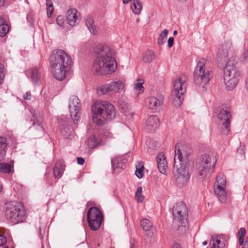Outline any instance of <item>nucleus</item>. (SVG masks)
Listing matches in <instances>:
<instances>
[{
  "label": "nucleus",
  "instance_id": "nucleus-1",
  "mask_svg": "<svg viewBox=\"0 0 248 248\" xmlns=\"http://www.w3.org/2000/svg\"><path fill=\"white\" fill-rule=\"evenodd\" d=\"M97 50L98 56L93 63V70L98 75H103L114 72L117 64L112 50L107 46H99Z\"/></svg>",
  "mask_w": 248,
  "mask_h": 248
},
{
  "label": "nucleus",
  "instance_id": "nucleus-2",
  "mask_svg": "<svg viewBox=\"0 0 248 248\" xmlns=\"http://www.w3.org/2000/svg\"><path fill=\"white\" fill-rule=\"evenodd\" d=\"M49 62L54 77L60 81L65 79L72 64L71 56L63 50H54L50 56Z\"/></svg>",
  "mask_w": 248,
  "mask_h": 248
},
{
  "label": "nucleus",
  "instance_id": "nucleus-3",
  "mask_svg": "<svg viewBox=\"0 0 248 248\" xmlns=\"http://www.w3.org/2000/svg\"><path fill=\"white\" fill-rule=\"evenodd\" d=\"M93 121L98 125H102L105 121L111 120L116 115L114 106L110 103L102 101L94 103L92 107Z\"/></svg>",
  "mask_w": 248,
  "mask_h": 248
},
{
  "label": "nucleus",
  "instance_id": "nucleus-4",
  "mask_svg": "<svg viewBox=\"0 0 248 248\" xmlns=\"http://www.w3.org/2000/svg\"><path fill=\"white\" fill-rule=\"evenodd\" d=\"M242 78V74L236 65L230 61L228 62L224 71V80L227 90L232 91Z\"/></svg>",
  "mask_w": 248,
  "mask_h": 248
},
{
  "label": "nucleus",
  "instance_id": "nucleus-5",
  "mask_svg": "<svg viewBox=\"0 0 248 248\" xmlns=\"http://www.w3.org/2000/svg\"><path fill=\"white\" fill-rule=\"evenodd\" d=\"M188 78L186 75H181L173 82V88L170 95L171 103L178 108L181 106L186 92Z\"/></svg>",
  "mask_w": 248,
  "mask_h": 248
},
{
  "label": "nucleus",
  "instance_id": "nucleus-6",
  "mask_svg": "<svg viewBox=\"0 0 248 248\" xmlns=\"http://www.w3.org/2000/svg\"><path fill=\"white\" fill-rule=\"evenodd\" d=\"M5 216L10 221L17 224L23 222L26 219V212L20 202L11 201L5 204Z\"/></svg>",
  "mask_w": 248,
  "mask_h": 248
},
{
  "label": "nucleus",
  "instance_id": "nucleus-7",
  "mask_svg": "<svg viewBox=\"0 0 248 248\" xmlns=\"http://www.w3.org/2000/svg\"><path fill=\"white\" fill-rule=\"evenodd\" d=\"M173 225L178 230L186 231L188 228V210L183 202L175 204L172 209Z\"/></svg>",
  "mask_w": 248,
  "mask_h": 248
},
{
  "label": "nucleus",
  "instance_id": "nucleus-8",
  "mask_svg": "<svg viewBox=\"0 0 248 248\" xmlns=\"http://www.w3.org/2000/svg\"><path fill=\"white\" fill-rule=\"evenodd\" d=\"M214 117L217 123L220 125V131L222 134L228 135L230 132L232 115L230 109L225 106L217 108Z\"/></svg>",
  "mask_w": 248,
  "mask_h": 248
},
{
  "label": "nucleus",
  "instance_id": "nucleus-9",
  "mask_svg": "<svg viewBox=\"0 0 248 248\" xmlns=\"http://www.w3.org/2000/svg\"><path fill=\"white\" fill-rule=\"evenodd\" d=\"M213 77L211 69L206 65L203 61H199L193 73V80L195 83L203 87L207 85Z\"/></svg>",
  "mask_w": 248,
  "mask_h": 248
},
{
  "label": "nucleus",
  "instance_id": "nucleus-10",
  "mask_svg": "<svg viewBox=\"0 0 248 248\" xmlns=\"http://www.w3.org/2000/svg\"><path fill=\"white\" fill-rule=\"evenodd\" d=\"M217 162L216 157L214 155H203L200 158L198 167L199 178L202 181L206 176L209 170L213 168Z\"/></svg>",
  "mask_w": 248,
  "mask_h": 248
},
{
  "label": "nucleus",
  "instance_id": "nucleus-11",
  "mask_svg": "<svg viewBox=\"0 0 248 248\" xmlns=\"http://www.w3.org/2000/svg\"><path fill=\"white\" fill-rule=\"evenodd\" d=\"M175 148L174 166L178 168V165L181 167L187 159L188 155L191 154V149L183 143L176 144Z\"/></svg>",
  "mask_w": 248,
  "mask_h": 248
},
{
  "label": "nucleus",
  "instance_id": "nucleus-12",
  "mask_svg": "<svg viewBox=\"0 0 248 248\" xmlns=\"http://www.w3.org/2000/svg\"><path fill=\"white\" fill-rule=\"evenodd\" d=\"M103 219V215L98 208L92 207L89 208L87 212V220L92 230H98L100 227Z\"/></svg>",
  "mask_w": 248,
  "mask_h": 248
},
{
  "label": "nucleus",
  "instance_id": "nucleus-13",
  "mask_svg": "<svg viewBox=\"0 0 248 248\" xmlns=\"http://www.w3.org/2000/svg\"><path fill=\"white\" fill-rule=\"evenodd\" d=\"M124 84L119 79H115L112 82L103 85L99 89V92L102 94H110L122 91Z\"/></svg>",
  "mask_w": 248,
  "mask_h": 248
},
{
  "label": "nucleus",
  "instance_id": "nucleus-14",
  "mask_svg": "<svg viewBox=\"0 0 248 248\" xmlns=\"http://www.w3.org/2000/svg\"><path fill=\"white\" fill-rule=\"evenodd\" d=\"M68 107L70 116L74 123L76 124L79 120L81 114V103L79 98L76 96H72L69 99Z\"/></svg>",
  "mask_w": 248,
  "mask_h": 248
},
{
  "label": "nucleus",
  "instance_id": "nucleus-15",
  "mask_svg": "<svg viewBox=\"0 0 248 248\" xmlns=\"http://www.w3.org/2000/svg\"><path fill=\"white\" fill-rule=\"evenodd\" d=\"M233 47L230 41H225L219 48L216 56V60L218 64H224L228 57V54L232 52Z\"/></svg>",
  "mask_w": 248,
  "mask_h": 248
},
{
  "label": "nucleus",
  "instance_id": "nucleus-16",
  "mask_svg": "<svg viewBox=\"0 0 248 248\" xmlns=\"http://www.w3.org/2000/svg\"><path fill=\"white\" fill-rule=\"evenodd\" d=\"M163 102V96L161 94H156L155 96L148 97L146 100L145 105L149 109L155 112L160 108Z\"/></svg>",
  "mask_w": 248,
  "mask_h": 248
},
{
  "label": "nucleus",
  "instance_id": "nucleus-17",
  "mask_svg": "<svg viewBox=\"0 0 248 248\" xmlns=\"http://www.w3.org/2000/svg\"><path fill=\"white\" fill-rule=\"evenodd\" d=\"M126 159L119 156L112 158L111 163L113 172L117 173L120 172V169L124 170V167L126 163Z\"/></svg>",
  "mask_w": 248,
  "mask_h": 248
},
{
  "label": "nucleus",
  "instance_id": "nucleus-18",
  "mask_svg": "<svg viewBox=\"0 0 248 248\" xmlns=\"http://www.w3.org/2000/svg\"><path fill=\"white\" fill-rule=\"evenodd\" d=\"M158 125V118L155 115H151L146 121L145 129L148 132H152L155 131Z\"/></svg>",
  "mask_w": 248,
  "mask_h": 248
},
{
  "label": "nucleus",
  "instance_id": "nucleus-19",
  "mask_svg": "<svg viewBox=\"0 0 248 248\" xmlns=\"http://www.w3.org/2000/svg\"><path fill=\"white\" fill-rule=\"evenodd\" d=\"M66 19L70 26H75L76 24L79 21L77 10L75 9L69 10L66 13Z\"/></svg>",
  "mask_w": 248,
  "mask_h": 248
},
{
  "label": "nucleus",
  "instance_id": "nucleus-20",
  "mask_svg": "<svg viewBox=\"0 0 248 248\" xmlns=\"http://www.w3.org/2000/svg\"><path fill=\"white\" fill-rule=\"evenodd\" d=\"M157 163L159 171L162 174H165L167 168V163L164 155L160 153L157 156Z\"/></svg>",
  "mask_w": 248,
  "mask_h": 248
},
{
  "label": "nucleus",
  "instance_id": "nucleus-21",
  "mask_svg": "<svg viewBox=\"0 0 248 248\" xmlns=\"http://www.w3.org/2000/svg\"><path fill=\"white\" fill-rule=\"evenodd\" d=\"M225 187V186H214V192L218 200L222 203H225L227 201Z\"/></svg>",
  "mask_w": 248,
  "mask_h": 248
},
{
  "label": "nucleus",
  "instance_id": "nucleus-22",
  "mask_svg": "<svg viewBox=\"0 0 248 248\" xmlns=\"http://www.w3.org/2000/svg\"><path fill=\"white\" fill-rule=\"evenodd\" d=\"M64 170V166L62 161H57L53 169L54 176L56 179H59L62 175Z\"/></svg>",
  "mask_w": 248,
  "mask_h": 248
},
{
  "label": "nucleus",
  "instance_id": "nucleus-23",
  "mask_svg": "<svg viewBox=\"0 0 248 248\" xmlns=\"http://www.w3.org/2000/svg\"><path fill=\"white\" fill-rule=\"evenodd\" d=\"M102 144V141L97 139L94 135L90 136L87 140V145L90 149H93Z\"/></svg>",
  "mask_w": 248,
  "mask_h": 248
},
{
  "label": "nucleus",
  "instance_id": "nucleus-24",
  "mask_svg": "<svg viewBox=\"0 0 248 248\" xmlns=\"http://www.w3.org/2000/svg\"><path fill=\"white\" fill-rule=\"evenodd\" d=\"M73 131V129L67 124L61 125L60 128V132L62 134L68 139L72 138Z\"/></svg>",
  "mask_w": 248,
  "mask_h": 248
},
{
  "label": "nucleus",
  "instance_id": "nucleus-25",
  "mask_svg": "<svg viewBox=\"0 0 248 248\" xmlns=\"http://www.w3.org/2000/svg\"><path fill=\"white\" fill-rule=\"evenodd\" d=\"M210 243L212 245L211 248H223L225 245L217 235H213L211 237Z\"/></svg>",
  "mask_w": 248,
  "mask_h": 248
},
{
  "label": "nucleus",
  "instance_id": "nucleus-26",
  "mask_svg": "<svg viewBox=\"0 0 248 248\" xmlns=\"http://www.w3.org/2000/svg\"><path fill=\"white\" fill-rule=\"evenodd\" d=\"M9 31V27L5 19L0 16V36L4 37Z\"/></svg>",
  "mask_w": 248,
  "mask_h": 248
},
{
  "label": "nucleus",
  "instance_id": "nucleus-27",
  "mask_svg": "<svg viewBox=\"0 0 248 248\" xmlns=\"http://www.w3.org/2000/svg\"><path fill=\"white\" fill-rule=\"evenodd\" d=\"M154 52L152 50H147L143 53L142 59L144 62L150 63L155 59Z\"/></svg>",
  "mask_w": 248,
  "mask_h": 248
},
{
  "label": "nucleus",
  "instance_id": "nucleus-28",
  "mask_svg": "<svg viewBox=\"0 0 248 248\" xmlns=\"http://www.w3.org/2000/svg\"><path fill=\"white\" fill-rule=\"evenodd\" d=\"M31 78L33 83H37L41 78L39 69L35 67L31 69Z\"/></svg>",
  "mask_w": 248,
  "mask_h": 248
},
{
  "label": "nucleus",
  "instance_id": "nucleus-29",
  "mask_svg": "<svg viewBox=\"0 0 248 248\" xmlns=\"http://www.w3.org/2000/svg\"><path fill=\"white\" fill-rule=\"evenodd\" d=\"M85 24L91 33L94 34L96 33V27L94 25L93 20L91 17H88L85 19Z\"/></svg>",
  "mask_w": 248,
  "mask_h": 248
},
{
  "label": "nucleus",
  "instance_id": "nucleus-30",
  "mask_svg": "<svg viewBox=\"0 0 248 248\" xmlns=\"http://www.w3.org/2000/svg\"><path fill=\"white\" fill-rule=\"evenodd\" d=\"M189 177L190 175L189 173L186 171H184L183 173H182V172H181L176 179V181L178 183H182V185L184 186L186 184Z\"/></svg>",
  "mask_w": 248,
  "mask_h": 248
},
{
  "label": "nucleus",
  "instance_id": "nucleus-31",
  "mask_svg": "<svg viewBox=\"0 0 248 248\" xmlns=\"http://www.w3.org/2000/svg\"><path fill=\"white\" fill-rule=\"evenodd\" d=\"M226 180L223 174L219 173L216 178L214 186H226Z\"/></svg>",
  "mask_w": 248,
  "mask_h": 248
},
{
  "label": "nucleus",
  "instance_id": "nucleus-32",
  "mask_svg": "<svg viewBox=\"0 0 248 248\" xmlns=\"http://www.w3.org/2000/svg\"><path fill=\"white\" fill-rule=\"evenodd\" d=\"M140 226L143 230L146 232H149L151 230L153 226V224L149 220L146 218H143L140 220Z\"/></svg>",
  "mask_w": 248,
  "mask_h": 248
},
{
  "label": "nucleus",
  "instance_id": "nucleus-33",
  "mask_svg": "<svg viewBox=\"0 0 248 248\" xmlns=\"http://www.w3.org/2000/svg\"><path fill=\"white\" fill-rule=\"evenodd\" d=\"M131 9L133 13L136 15L140 14L142 9V3L141 2L133 1L131 4Z\"/></svg>",
  "mask_w": 248,
  "mask_h": 248
},
{
  "label": "nucleus",
  "instance_id": "nucleus-34",
  "mask_svg": "<svg viewBox=\"0 0 248 248\" xmlns=\"http://www.w3.org/2000/svg\"><path fill=\"white\" fill-rule=\"evenodd\" d=\"M169 31L167 29H164L159 34L157 39V44L161 46L166 42V38L167 37Z\"/></svg>",
  "mask_w": 248,
  "mask_h": 248
},
{
  "label": "nucleus",
  "instance_id": "nucleus-35",
  "mask_svg": "<svg viewBox=\"0 0 248 248\" xmlns=\"http://www.w3.org/2000/svg\"><path fill=\"white\" fill-rule=\"evenodd\" d=\"M135 174L139 178H141L143 176L144 166L142 162H138L136 166Z\"/></svg>",
  "mask_w": 248,
  "mask_h": 248
},
{
  "label": "nucleus",
  "instance_id": "nucleus-36",
  "mask_svg": "<svg viewBox=\"0 0 248 248\" xmlns=\"http://www.w3.org/2000/svg\"><path fill=\"white\" fill-rule=\"evenodd\" d=\"M12 166L8 163H0V172L9 173L11 171Z\"/></svg>",
  "mask_w": 248,
  "mask_h": 248
},
{
  "label": "nucleus",
  "instance_id": "nucleus-37",
  "mask_svg": "<svg viewBox=\"0 0 248 248\" xmlns=\"http://www.w3.org/2000/svg\"><path fill=\"white\" fill-rule=\"evenodd\" d=\"M142 189L141 186H139L136 190L135 193V197L137 198L138 202H142L144 199V197L142 193Z\"/></svg>",
  "mask_w": 248,
  "mask_h": 248
},
{
  "label": "nucleus",
  "instance_id": "nucleus-38",
  "mask_svg": "<svg viewBox=\"0 0 248 248\" xmlns=\"http://www.w3.org/2000/svg\"><path fill=\"white\" fill-rule=\"evenodd\" d=\"M146 144L149 146V147L152 149H156L160 147V143L154 140L149 139L146 141Z\"/></svg>",
  "mask_w": 248,
  "mask_h": 248
},
{
  "label": "nucleus",
  "instance_id": "nucleus-39",
  "mask_svg": "<svg viewBox=\"0 0 248 248\" xmlns=\"http://www.w3.org/2000/svg\"><path fill=\"white\" fill-rule=\"evenodd\" d=\"M143 82H137L134 84V90L137 93L140 94L143 92Z\"/></svg>",
  "mask_w": 248,
  "mask_h": 248
},
{
  "label": "nucleus",
  "instance_id": "nucleus-40",
  "mask_svg": "<svg viewBox=\"0 0 248 248\" xmlns=\"http://www.w3.org/2000/svg\"><path fill=\"white\" fill-rule=\"evenodd\" d=\"M240 60L243 64H248V50H246L243 52L242 54Z\"/></svg>",
  "mask_w": 248,
  "mask_h": 248
},
{
  "label": "nucleus",
  "instance_id": "nucleus-41",
  "mask_svg": "<svg viewBox=\"0 0 248 248\" xmlns=\"http://www.w3.org/2000/svg\"><path fill=\"white\" fill-rule=\"evenodd\" d=\"M5 68L4 65L0 63V85L2 83L5 77Z\"/></svg>",
  "mask_w": 248,
  "mask_h": 248
},
{
  "label": "nucleus",
  "instance_id": "nucleus-42",
  "mask_svg": "<svg viewBox=\"0 0 248 248\" xmlns=\"http://www.w3.org/2000/svg\"><path fill=\"white\" fill-rule=\"evenodd\" d=\"M46 6H47V15H51L52 12L53 11V4L52 2L50 0H47V3H46Z\"/></svg>",
  "mask_w": 248,
  "mask_h": 248
},
{
  "label": "nucleus",
  "instance_id": "nucleus-43",
  "mask_svg": "<svg viewBox=\"0 0 248 248\" xmlns=\"http://www.w3.org/2000/svg\"><path fill=\"white\" fill-rule=\"evenodd\" d=\"M7 146V143L6 142V139L0 137V149L1 150H5Z\"/></svg>",
  "mask_w": 248,
  "mask_h": 248
},
{
  "label": "nucleus",
  "instance_id": "nucleus-44",
  "mask_svg": "<svg viewBox=\"0 0 248 248\" xmlns=\"http://www.w3.org/2000/svg\"><path fill=\"white\" fill-rule=\"evenodd\" d=\"M246 229L243 227L241 228L238 232V234L239 235V237L244 238V237L246 235Z\"/></svg>",
  "mask_w": 248,
  "mask_h": 248
},
{
  "label": "nucleus",
  "instance_id": "nucleus-45",
  "mask_svg": "<svg viewBox=\"0 0 248 248\" xmlns=\"http://www.w3.org/2000/svg\"><path fill=\"white\" fill-rule=\"evenodd\" d=\"M56 22L60 27H62L64 24V20L63 17L61 16H58L56 19Z\"/></svg>",
  "mask_w": 248,
  "mask_h": 248
},
{
  "label": "nucleus",
  "instance_id": "nucleus-46",
  "mask_svg": "<svg viewBox=\"0 0 248 248\" xmlns=\"http://www.w3.org/2000/svg\"><path fill=\"white\" fill-rule=\"evenodd\" d=\"M7 242V239L5 236L0 234V246H3Z\"/></svg>",
  "mask_w": 248,
  "mask_h": 248
},
{
  "label": "nucleus",
  "instance_id": "nucleus-47",
  "mask_svg": "<svg viewBox=\"0 0 248 248\" xmlns=\"http://www.w3.org/2000/svg\"><path fill=\"white\" fill-rule=\"evenodd\" d=\"M174 43V38L172 37H170L168 41V46L169 48L173 46Z\"/></svg>",
  "mask_w": 248,
  "mask_h": 248
},
{
  "label": "nucleus",
  "instance_id": "nucleus-48",
  "mask_svg": "<svg viewBox=\"0 0 248 248\" xmlns=\"http://www.w3.org/2000/svg\"><path fill=\"white\" fill-rule=\"evenodd\" d=\"M31 93L29 92H26L23 96L24 99L30 100L31 99Z\"/></svg>",
  "mask_w": 248,
  "mask_h": 248
},
{
  "label": "nucleus",
  "instance_id": "nucleus-49",
  "mask_svg": "<svg viewBox=\"0 0 248 248\" xmlns=\"http://www.w3.org/2000/svg\"><path fill=\"white\" fill-rule=\"evenodd\" d=\"M78 163L79 165H83L85 162V160L82 157L77 158Z\"/></svg>",
  "mask_w": 248,
  "mask_h": 248
},
{
  "label": "nucleus",
  "instance_id": "nucleus-50",
  "mask_svg": "<svg viewBox=\"0 0 248 248\" xmlns=\"http://www.w3.org/2000/svg\"><path fill=\"white\" fill-rule=\"evenodd\" d=\"M5 150L0 149V160H2L5 155Z\"/></svg>",
  "mask_w": 248,
  "mask_h": 248
},
{
  "label": "nucleus",
  "instance_id": "nucleus-51",
  "mask_svg": "<svg viewBox=\"0 0 248 248\" xmlns=\"http://www.w3.org/2000/svg\"><path fill=\"white\" fill-rule=\"evenodd\" d=\"M172 248H182L180 244L175 243L173 245Z\"/></svg>",
  "mask_w": 248,
  "mask_h": 248
},
{
  "label": "nucleus",
  "instance_id": "nucleus-52",
  "mask_svg": "<svg viewBox=\"0 0 248 248\" xmlns=\"http://www.w3.org/2000/svg\"><path fill=\"white\" fill-rule=\"evenodd\" d=\"M243 248H248V236L246 238V241L244 244Z\"/></svg>",
  "mask_w": 248,
  "mask_h": 248
},
{
  "label": "nucleus",
  "instance_id": "nucleus-53",
  "mask_svg": "<svg viewBox=\"0 0 248 248\" xmlns=\"http://www.w3.org/2000/svg\"><path fill=\"white\" fill-rule=\"evenodd\" d=\"M239 244L241 246L244 244V238L239 237Z\"/></svg>",
  "mask_w": 248,
  "mask_h": 248
},
{
  "label": "nucleus",
  "instance_id": "nucleus-54",
  "mask_svg": "<svg viewBox=\"0 0 248 248\" xmlns=\"http://www.w3.org/2000/svg\"><path fill=\"white\" fill-rule=\"evenodd\" d=\"M5 0H0V6H2L5 4Z\"/></svg>",
  "mask_w": 248,
  "mask_h": 248
},
{
  "label": "nucleus",
  "instance_id": "nucleus-55",
  "mask_svg": "<svg viewBox=\"0 0 248 248\" xmlns=\"http://www.w3.org/2000/svg\"><path fill=\"white\" fill-rule=\"evenodd\" d=\"M130 0H123V2L124 4H126L128 3Z\"/></svg>",
  "mask_w": 248,
  "mask_h": 248
},
{
  "label": "nucleus",
  "instance_id": "nucleus-56",
  "mask_svg": "<svg viewBox=\"0 0 248 248\" xmlns=\"http://www.w3.org/2000/svg\"><path fill=\"white\" fill-rule=\"evenodd\" d=\"M130 248H136V247L134 244H131L130 245Z\"/></svg>",
  "mask_w": 248,
  "mask_h": 248
},
{
  "label": "nucleus",
  "instance_id": "nucleus-57",
  "mask_svg": "<svg viewBox=\"0 0 248 248\" xmlns=\"http://www.w3.org/2000/svg\"><path fill=\"white\" fill-rule=\"evenodd\" d=\"M207 244V242L206 241H204L202 242V245L203 246H206Z\"/></svg>",
  "mask_w": 248,
  "mask_h": 248
},
{
  "label": "nucleus",
  "instance_id": "nucleus-58",
  "mask_svg": "<svg viewBox=\"0 0 248 248\" xmlns=\"http://www.w3.org/2000/svg\"><path fill=\"white\" fill-rule=\"evenodd\" d=\"M177 33H178V32H177V31L176 30H175V31H173V35H176V34H177Z\"/></svg>",
  "mask_w": 248,
  "mask_h": 248
},
{
  "label": "nucleus",
  "instance_id": "nucleus-59",
  "mask_svg": "<svg viewBox=\"0 0 248 248\" xmlns=\"http://www.w3.org/2000/svg\"><path fill=\"white\" fill-rule=\"evenodd\" d=\"M178 0L180 2H186L187 0Z\"/></svg>",
  "mask_w": 248,
  "mask_h": 248
},
{
  "label": "nucleus",
  "instance_id": "nucleus-60",
  "mask_svg": "<svg viewBox=\"0 0 248 248\" xmlns=\"http://www.w3.org/2000/svg\"><path fill=\"white\" fill-rule=\"evenodd\" d=\"M2 189V187L0 185V192L1 191Z\"/></svg>",
  "mask_w": 248,
  "mask_h": 248
},
{
  "label": "nucleus",
  "instance_id": "nucleus-61",
  "mask_svg": "<svg viewBox=\"0 0 248 248\" xmlns=\"http://www.w3.org/2000/svg\"><path fill=\"white\" fill-rule=\"evenodd\" d=\"M136 21H137V23H138L140 21V19L139 18H137Z\"/></svg>",
  "mask_w": 248,
  "mask_h": 248
}]
</instances>
